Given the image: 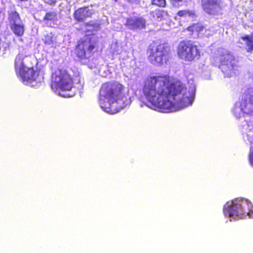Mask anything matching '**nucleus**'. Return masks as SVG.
<instances>
[{
	"instance_id": "f257e3e1",
	"label": "nucleus",
	"mask_w": 253,
	"mask_h": 253,
	"mask_svg": "<svg viewBox=\"0 0 253 253\" xmlns=\"http://www.w3.org/2000/svg\"><path fill=\"white\" fill-rule=\"evenodd\" d=\"M142 92L150 107L162 112H174L191 105L196 86L193 81L187 85L180 81L170 82L167 76H153L144 82Z\"/></svg>"
},
{
	"instance_id": "f03ea898",
	"label": "nucleus",
	"mask_w": 253,
	"mask_h": 253,
	"mask_svg": "<svg viewBox=\"0 0 253 253\" xmlns=\"http://www.w3.org/2000/svg\"><path fill=\"white\" fill-rule=\"evenodd\" d=\"M99 102L106 113L114 114L130 104L127 89L118 82L102 84L100 90Z\"/></svg>"
},
{
	"instance_id": "7ed1b4c3",
	"label": "nucleus",
	"mask_w": 253,
	"mask_h": 253,
	"mask_svg": "<svg viewBox=\"0 0 253 253\" xmlns=\"http://www.w3.org/2000/svg\"><path fill=\"white\" fill-rule=\"evenodd\" d=\"M30 57L23 54H18L15 59L14 68L16 74L26 85L38 87L43 81V76L40 72L35 71L30 66Z\"/></svg>"
},
{
	"instance_id": "20e7f679",
	"label": "nucleus",
	"mask_w": 253,
	"mask_h": 253,
	"mask_svg": "<svg viewBox=\"0 0 253 253\" xmlns=\"http://www.w3.org/2000/svg\"><path fill=\"white\" fill-rule=\"evenodd\" d=\"M223 211L226 217L238 220L248 216L253 218V205L248 200L244 198H237L227 202L224 206Z\"/></svg>"
},
{
	"instance_id": "39448f33",
	"label": "nucleus",
	"mask_w": 253,
	"mask_h": 253,
	"mask_svg": "<svg viewBox=\"0 0 253 253\" xmlns=\"http://www.w3.org/2000/svg\"><path fill=\"white\" fill-rule=\"evenodd\" d=\"M73 87V81L70 75L65 72H55L52 76V89L60 96L69 97L73 95L65 92L70 91Z\"/></svg>"
},
{
	"instance_id": "423d86ee",
	"label": "nucleus",
	"mask_w": 253,
	"mask_h": 253,
	"mask_svg": "<svg viewBox=\"0 0 253 253\" xmlns=\"http://www.w3.org/2000/svg\"><path fill=\"white\" fill-rule=\"evenodd\" d=\"M169 47L165 43L154 42L148 49V59L155 65H161L166 63L169 57Z\"/></svg>"
},
{
	"instance_id": "0eeeda50",
	"label": "nucleus",
	"mask_w": 253,
	"mask_h": 253,
	"mask_svg": "<svg viewBox=\"0 0 253 253\" xmlns=\"http://www.w3.org/2000/svg\"><path fill=\"white\" fill-rule=\"evenodd\" d=\"M233 113L237 118L243 117L244 114L253 112V88L249 89L242 95L233 109Z\"/></svg>"
},
{
	"instance_id": "6e6552de",
	"label": "nucleus",
	"mask_w": 253,
	"mask_h": 253,
	"mask_svg": "<svg viewBox=\"0 0 253 253\" xmlns=\"http://www.w3.org/2000/svg\"><path fill=\"white\" fill-rule=\"evenodd\" d=\"M177 53L180 59L188 61H192L200 56L197 46L190 41L180 42L177 47Z\"/></svg>"
},
{
	"instance_id": "1a4fd4ad",
	"label": "nucleus",
	"mask_w": 253,
	"mask_h": 253,
	"mask_svg": "<svg viewBox=\"0 0 253 253\" xmlns=\"http://www.w3.org/2000/svg\"><path fill=\"white\" fill-rule=\"evenodd\" d=\"M219 68L226 77H232L238 73L237 62L233 55L225 50L220 57Z\"/></svg>"
},
{
	"instance_id": "9d476101",
	"label": "nucleus",
	"mask_w": 253,
	"mask_h": 253,
	"mask_svg": "<svg viewBox=\"0 0 253 253\" xmlns=\"http://www.w3.org/2000/svg\"><path fill=\"white\" fill-rule=\"evenodd\" d=\"M94 51V43L88 37L84 40L80 41L76 48V53L81 58L90 57Z\"/></svg>"
},
{
	"instance_id": "9b49d317",
	"label": "nucleus",
	"mask_w": 253,
	"mask_h": 253,
	"mask_svg": "<svg viewBox=\"0 0 253 253\" xmlns=\"http://www.w3.org/2000/svg\"><path fill=\"white\" fill-rule=\"evenodd\" d=\"M242 132L244 140L251 146L249 154V161L253 167V120L247 121L242 125Z\"/></svg>"
},
{
	"instance_id": "f8f14e48",
	"label": "nucleus",
	"mask_w": 253,
	"mask_h": 253,
	"mask_svg": "<svg viewBox=\"0 0 253 253\" xmlns=\"http://www.w3.org/2000/svg\"><path fill=\"white\" fill-rule=\"evenodd\" d=\"M8 20L13 33L17 36H22L24 34L25 28L19 14L16 11H11L9 14Z\"/></svg>"
},
{
	"instance_id": "ddd939ff",
	"label": "nucleus",
	"mask_w": 253,
	"mask_h": 253,
	"mask_svg": "<svg viewBox=\"0 0 253 253\" xmlns=\"http://www.w3.org/2000/svg\"><path fill=\"white\" fill-rule=\"evenodd\" d=\"M204 11L211 14L218 13L225 6V4L221 0H202Z\"/></svg>"
},
{
	"instance_id": "4468645a",
	"label": "nucleus",
	"mask_w": 253,
	"mask_h": 253,
	"mask_svg": "<svg viewBox=\"0 0 253 253\" xmlns=\"http://www.w3.org/2000/svg\"><path fill=\"white\" fill-rule=\"evenodd\" d=\"M145 21L142 18H130L127 20V25L129 28L135 29L143 28L145 26Z\"/></svg>"
},
{
	"instance_id": "2eb2a0df",
	"label": "nucleus",
	"mask_w": 253,
	"mask_h": 253,
	"mask_svg": "<svg viewBox=\"0 0 253 253\" xmlns=\"http://www.w3.org/2000/svg\"><path fill=\"white\" fill-rule=\"evenodd\" d=\"M92 12L88 7L81 8L77 10L74 13L75 18L78 21L84 20L85 18L91 15Z\"/></svg>"
},
{
	"instance_id": "dca6fc26",
	"label": "nucleus",
	"mask_w": 253,
	"mask_h": 253,
	"mask_svg": "<svg viewBox=\"0 0 253 253\" xmlns=\"http://www.w3.org/2000/svg\"><path fill=\"white\" fill-rule=\"evenodd\" d=\"M242 40L246 44L248 51H251L253 49V34L242 37Z\"/></svg>"
},
{
	"instance_id": "f3484780",
	"label": "nucleus",
	"mask_w": 253,
	"mask_h": 253,
	"mask_svg": "<svg viewBox=\"0 0 253 253\" xmlns=\"http://www.w3.org/2000/svg\"><path fill=\"white\" fill-rule=\"evenodd\" d=\"M187 30L191 32L193 35H198L204 30V28L200 24H195L188 27Z\"/></svg>"
},
{
	"instance_id": "a211bd4d",
	"label": "nucleus",
	"mask_w": 253,
	"mask_h": 253,
	"mask_svg": "<svg viewBox=\"0 0 253 253\" xmlns=\"http://www.w3.org/2000/svg\"><path fill=\"white\" fill-rule=\"evenodd\" d=\"M44 41L45 44L51 46L55 47L56 45L55 38L51 33L48 34L44 37Z\"/></svg>"
},
{
	"instance_id": "6ab92c4d",
	"label": "nucleus",
	"mask_w": 253,
	"mask_h": 253,
	"mask_svg": "<svg viewBox=\"0 0 253 253\" xmlns=\"http://www.w3.org/2000/svg\"><path fill=\"white\" fill-rule=\"evenodd\" d=\"M177 15L180 17H189L193 18L194 16V13L192 11H189L188 10H183L179 11L177 13Z\"/></svg>"
},
{
	"instance_id": "aec40b11",
	"label": "nucleus",
	"mask_w": 253,
	"mask_h": 253,
	"mask_svg": "<svg viewBox=\"0 0 253 253\" xmlns=\"http://www.w3.org/2000/svg\"><path fill=\"white\" fill-rule=\"evenodd\" d=\"M121 48V46L117 42L113 43L111 46V50L114 54H119Z\"/></svg>"
},
{
	"instance_id": "412c9836",
	"label": "nucleus",
	"mask_w": 253,
	"mask_h": 253,
	"mask_svg": "<svg viewBox=\"0 0 253 253\" xmlns=\"http://www.w3.org/2000/svg\"><path fill=\"white\" fill-rule=\"evenodd\" d=\"M162 12L163 11L160 9H156L155 10L152 11L151 14L155 19L158 21H159L161 20L162 17Z\"/></svg>"
},
{
	"instance_id": "4be33fe9",
	"label": "nucleus",
	"mask_w": 253,
	"mask_h": 253,
	"mask_svg": "<svg viewBox=\"0 0 253 253\" xmlns=\"http://www.w3.org/2000/svg\"><path fill=\"white\" fill-rule=\"evenodd\" d=\"M74 84H77V87L79 89H82L84 85V80L81 77H78L77 79H75L74 81Z\"/></svg>"
},
{
	"instance_id": "5701e85b",
	"label": "nucleus",
	"mask_w": 253,
	"mask_h": 253,
	"mask_svg": "<svg viewBox=\"0 0 253 253\" xmlns=\"http://www.w3.org/2000/svg\"><path fill=\"white\" fill-rule=\"evenodd\" d=\"M56 18V14L54 12H49L46 13L44 18L46 20H54Z\"/></svg>"
},
{
	"instance_id": "b1692460",
	"label": "nucleus",
	"mask_w": 253,
	"mask_h": 253,
	"mask_svg": "<svg viewBox=\"0 0 253 253\" xmlns=\"http://www.w3.org/2000/svg\"><path fill=\"white\" fill-rule=\"evenodd\" d=\"M152 3L153 5H156L159 7H164L166 6V0H153Z\"/></svg>"
},
{
	"instance_id": "393cba45",
	"label": "nucleus",
	"mask_w": 253,
	"mask_h": 253,
	"mask_svg": "<svg viewBox=\"0 0 253 253\" xmlns=\"http://www.w3.org/2000/svg\"><path fill=\"white\" fill-rule=\"evenodd\" d=\"M183 0H171L173 3H176L179 1H182Z\"/></svg>"
},
{
	"instance_id": "a878e982",
	"label": "nucleus",
	"mask_w": 253,
	"mask_h": 253,
	"mask_svg": "<svg viewBox=\"0 0 253 253\" xmlns=\"http://www.w3.org/2000/svg\"><path fill=\"white\" fill-rule=\"evenodd\" d=\"M2 55L5 54V48H3V49L2 50Z\"/></svg>"
},
{
	"instance_id": "bb28decb",
	"label": "nucleus",
	"mask_w": 253,
	"mask_h": 253,
	"mask_svg": "<svg viewBox=\"0 0 253 253\" xmlns=\"http://www.w3.org/2000/svg\"><path fill=\"white\" fill-rule=\"evenodd\" d=\"M115 1H117V0H115Z\"/></svg>"
}]
</instances>
